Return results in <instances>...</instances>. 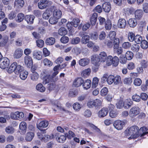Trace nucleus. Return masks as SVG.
<instances>
[{"mask_svg":"<svg viewBox=\"0 0 148 148\" xmlns=\"http://www.w3.org/2000/svg\"><path fill=\"white\" fill-rule=\"evenodd\" d=\"M125 133L126 136H130L128 138L129 139L136 138L141 134L139 132V128L136 125L127 128L125 131Z\"/></svg>","mask_w":148,"mask_h":148,"instance_id":"f257e3e1","label":"nucleus"},{"mask_svg":"<svg viewBox=\"0 0 148 148\" xmlns=\"http://www.w3.org/2000/svg\"><path fill=\"white\" fill-rule=\"evenodd\" d=\"M91 60L92 64L94 66L93 67V70L96 72L97 71L102 62L99 58L98 55L96 54L91 56Z\"/></svg>","mask_w":148,"mask_h":148,"instance_id":"f03ea898","label":"nucleus"},{"mask_svg":"<svg viewBox=\"0 0 148 148\" xmlns=\"http://www.w3.org/2000/svg\"><path fill=\"white\" fill-rule=\"evenodd\" d=\"M119 59L118 58L115 56L113 58L111 56H108V58L106 62V64L108 66H110L112 64L114 66H117L119 64Z\"/></svg>","mask_w":148,"mask_h":148,"instance_id":"7ed1b4c3","label":"nucleus"},{"mask_svg":"<svg viewBox=\"0 0 148 148\" xmlns=\"http://www.w3.org/2000/svg\"><path fill=\"white\" fill-rule=\"evenodd\" d=\"M140 112V109L137 106H134L130 110L129 116L132 118H133L139 114Z\"/></svg>","mask_w":148,"mask_h":148,"instance_id":"20e7f679","label":"nucleus"},{"mask_svg":"<svg viewBox=\"0 0 148 148\" xmlns=\"http://www.w3.org/2000/svg\"><path fill=\"white\" fill-rule=\"evenodd\" d=\"M52 2L48 0H40L38 3V6L39 8L43 9L51 5Z\"/></svg>","mask_w":148,"mask_h":148,"instance_id":"39448f33","label":"nucleus"},{"mask_svg":"<svg viewBox=\"0 0 148 148\" xmlns=\"http://www.w3.org/2000/svg\"><path fill=\"white\" fill-rule=\"evenodd\" d=\"M10 63L9 59L6 57H4L0 61V67L2 69H5L8 67Z\"/></svg>","mask_w":148,"mask_h":148,"instance_id":"423d86ee","label":"nucleus"},{"mask_svg":"<svg viewBox=\"0 0 148 148\" xmlns=\"http://www.w3.org/2000/svg\"><path fill=\"white\" fill-rule=\"evenodd\" d=\"M113 125L115 128L119 130L123 129L125 125V123L122 121L117 120L114 122Z\"/></svg>","mask_w":148,"mask_h":148,"instance_id":"0eeeda50","label":"nucleus"},{"mask_svg":"<svg viewBox=\"0 0 148 148\" xmlns=\"http://www.w3.org/2000/svg\"><path fill=\"white\" fill-rule=\"evenodd\" d=\"M48 122L47 121H43L40 122L38 124H37V128L41 131H45L43 128L46 127L48 125Z\"/></svg>","mask_w":148,"mask_h":148,"instance_id":"6e6552de","label":"nucleus"},{"mask_svg":"<svg viewBox=\"0 0 148 148\" xmlns=\"http://www.w3.org/2000/svg\"><path fill=\"white\" fill-rule=\"evenodd\" d=\"M24 61L25 64L29 68L32 66L33 65V61L31 57L26 56L24 57Z\"/></svg>","mask_w":148,"mask_h":148,"instance_id":"1a4fd4ad","label":"nucleus"},{"mask_svg":"<svg viewBox=\"0 0 148 148\" xmlns=\"http://www.w3.org/2000/svg\"><path fill=\"white\" fill-rule=\"evenodd\" d=\"M23 54V50L20 48H18L14 51L13 57L14 58L18 59L21 58Z\"/></svg>","mask_w":148,"mask_h":148,"instance_id":"9d476101","label":"nucleus"},{"mask_svg":"<svg viewBox=\"0 0 148 148\" xmlns=\"http://www.w3.org/2000/svg\"><path fill=\"white\" fill-rule=\"evenodd\" d=\"M108 113V108H103L100 110L97 113L98 116L100 118H103L106 116Z\"/></svg>","mask_w":148,"mask_h":148,"instance_id":"9b49d317","label":"nucleus"},{"mask_svg":"<svg viewBox=\"0 0 148 148\" xmlns=\"http://www.w3.org/2000/svg\"><path fill=\"white\" fill-rule=\"evenodd\" d=\"M32 55L34 59L38 60H41L42 58V53L39 51H34L32 53Z\"/></svg>","mask_w":148,"mask_h":148,"instance_id":"f8f14e48","label":"nucleus"},{"mask_svg":"<svg viewBox=\"0 0 148 148\" xmlns=\"http://www.w3.org/2000/svg\"><path fill=\"white\" fill-rule=\"evenodd\" d=\"M117 25L118 27L120 29H125L126 25V20L123 18L119 19L118 21Z\"/></svg>","mask_w":148,"mask_h":148,"instance_id":"ddd939ff","label":"nucleus"},{"mask_svg":"<svg viewBox=\"0 0 148 148\" xmlns=\"http://www.w3.org/2000/svg\"><path fill=\"white\" fill-rule=\"evenodd\" d=\"M83 83V80L82 78L78 77L74 80L73 85L75 87H78L80 86Z\"/></svg>","mask_w":148,"mask_h":148,"instance_id":"4468645a","label":"nucleus"},{"mask_svg":"<svg viewBox=\"0 0 148 148\" xmlns=\"http://www.w3.org/2000/svg\"><path fill=\"white\" fill-rule=\"evenodd\" d=\"M34 16L33 15H26L25 17V20L29 24H32L34 19Z\"/></svg>","mask_w":148,"mask_h":148,"instance_id":"2eb2a0df","label":"nucleus"},{"mask_svg":"<svg viewBox=\"0 0 148 148\" xmlns=\"http://www.w3.org/2000/svg\"><path fill=\"white\" fill-rule=\"evenodd\" d=\"M98 56L101 61L103 62H105L106 59L108 58V56L106 53L104 51H102L100 53Z\"/></svg>","mask_w":148,"mask_h":148,"instance_id":"dca6fc26","label":"nucleus"},{"mask_svg":"<svg viewBox=\"0 0 148 148\" xmlns=\"http://www.w3.org/2000/svg\"><path fill=\"white\" fill-rule=\"evenodd\" d=\"M52 13V11L51 9H47L43 14V18L45 19H48Z\"/></svg>","mask_w":148,"mask_h":148,"instance_id":"f3484780","label":"nucleus"},{"mask_svg":"<svg viewBox=\"0 0 148 148\" xmlns=\"http://www.w3.org/2000/svg\"><path fill=\"white\" fill-rule=\"evenodd\" d=\"M62 15L61 11L58 9H54L53 12V16L56 17L59 19L61 18Z\"/></svg>","mask_w":148,"mask_h":148,"instance_id":"a211bd4d","label":"nucleus"},{"mask_svg":"<svg viewBox=\"0 0 148 148\" xmlns=\"http://www.w3.org/2000/svg\"><path fill=\"white\" fill-rule=\"evenodd\" d=\"M98 17V14L94 13L90 18V20L92 26L96 24Z\"/></svg>","mask_w":148,"mask_h":148,"instance_id":"6ab92c4d","label":"nucleus"},{"mask_svg":"<svg viewBox=\"0 0 148 148\" xmlns=\"http://www.w3.org/2000/svg\"><path fill=\"white\" fill-rule=\"evenodd\" d=\"M102 7L104 11L107 12H108L110 11L111 8L110 3L107 2L103 4Z\"/></svg>","mask_w":148,"mask_h":148,"instance_id":"aec40b11","label":"nucleus"},{"mask_svg":"<svg viewBox=\"0 0 148 148\" xmlns=\"http://www.w3.org/2000/svg\"><path fill=\"white\" fill-rule=\"evenodd\" d=\"M102 101L101 100L96 99L94 100L95 108L96 109H99L102 106Z\"/></svg>","mask_w":148,"mask_h":148,"instance_id":"412c9836","label":"nucleus"},{"mask_svg":"<svg viewBox=\"0 0 148 148\" xmlns=\"http://www.w3.org/2000/svg\"><path fill=\"white\" fill-rule=\"evenodd\" d=\"M16 66H17L16 62H14L12 63L8 69V73H11L13 72L15 73Z\"/></svg>","mask_w":148,"mask_h":148,"instance_id":"4be33fe9","label":"nucleus"},{"mask_svg":"<svg viewBox=\"0 0 148 148\" xmlns=\"http://www.w3.org/2000/svg\"><path fill=\"white\" fill-rule=\"evenodd\" d=\"M143 12L141 10H137L135 12V17L136 19H140L142 17Z\"/></svg>","mask_w":148,"mask_h":148,"instance_id":"5701e85b","label":"nucleus"},{"mask_svg":"<svg viewBox=\"0 0 148 148\" xmlns=\"http://www.w3.org/2000/svg\"><path fill=\"white\" fill-rule=\"evenodd\" d=\"M124 108L126 109H129L132 105V102L130 99L125 100L124 102Z\"/></svg>","mask_w":148,"mask_h":148,"instance_id":"b1692460","label":"nucleus"},{"mask_svg":"<svg viewBox=\"0 0 148 148\" xmlns=\"http://www.w3.org/2000/svg\"><path fill=\"white\" fill-rule=\"evenodd\" d=\"M128 24L130 27H134L137 24L136 19L134 18H132L129 19L128 21Z\"/></svg>","mask_w":148,"mask_h":148,"instance_id":"393cba45","label":"nucleus"},{"mask_svg":"<svg viewBox=\"0 0 148 148\" xmlns=\"http://www.w3.org/2000/svg\"><path fill=\"white\" fill-rule=\"evenodd\" d=\"M8 36H3L0 42V47L5 46L8 42Z\"/></svg>","mask_w":148,"mask_h":148,"instance_id":"a878e982","label":"nucleus"},{"mask_svg":"<svg viewBox=\"0 0 148 148\" xmlns=\"http://www.w3.org/2000/svg\"><path fill=\"white\" fill-rule=\"evenodd\" d=\"M28 73L25 70H23L20 73V78L23 80H25L27 77Z\"/></svg>","mask_w":148,"mask_h":148,"instance_id":"bb28decb","label":"nucleus"},{"mask_svg":"<svg viewBox=\"0 0 148 148\" xmlns=\"http://www.w3.org/2000/svg\"><path fill=\"white\" fill-rule=\"evenodd\" d=\"M36 89L40 92H43L45 90V88L41 83L38 84L36 86Z\"/></svg>","mask_w":148,"mask_h":148,"instance_id":"cd10ccee","label":"nucleus"},{"mask_svg":"<svg viewBox=\"0 0 148 148\" xmlns=\"http://www.w3.org/2000/svg\"><path fill=\"white\" fill-rule=\"evenodd\" d=\"M58 33L61 36H64L67 34V30L65 28L62 27L59 29Z\"/></svg>","mask_w":148,"mask_h":148,"instance_id":"c85d7f7f","label":"nucleus"},{"mask_svg":"<svg viewBox=\"0 0 148 148\" xmlns=\"http://www.w3.org/2000/svg\"><path fill=\"white\" fill-rule=\"evenodd\" d=\"M59 19L52 15L49 19V22L51 24H55L58 21Z\"/></svg>","mask_w":148,"mask_h":148,"instance_id":"c756f323","label":"nucleus"},{"mask_svg":"<svg viewBox=\"0 0 148 148\" xmlns=\"http://www.w3.org/2000/svg\"><path fill=\"white\" fill-rule=\"evenodd\" d=\"M66 136L65 135H61L60 136H58L56 137V139L59 143H63L65 141L66 139Z\"/></svg>","mask_w":148,"mask_h":148,"instance_id":"7c9ffc66","label":"nucleus"},{"mask_svg":"<svg viewBox=\"0 0 148 148\" xmlns=\"http://www.w3.org/2000/svg\"><path fill=\"white\" fill-rule=\"evenodd\" d=\"M91 81L88 79L84 82V88L86 90L89 88L91 86Z\"/></svg>","mask_w":148,"mask_h":148,"instance_id":"2f4dec72","label":"nucleus"},{"mask_svg":"<svg viewBox=\"0 0 148 148\" xmlns=\"http://www.w3.org/2000/svg\"><path fill=\"white\" fill-rule=\"evenodd\" d=\"M16 66L15 73L16 74H18L24 70L22 66L18 64L17 63V66Z\"/></svg>","mask_w":148,"mask_h":148,"instance_id":"473e14b6","label":"nucleus"},{"mask_svg":"<svg viewBox=\"0 0 148 148\" xmlns=\"http://www.w3.org/2000/svg\"><path fill=\"white\" fill-rule=\"evenodd\" d=\"M55 42V39L53 37H50L47 39L45 42L47 45H52Z\"/></svg>","mask_w":148,"mask_h":148,"instance_id":"72a5a7b5","label":"nucleus"},{"mask_svg":"<svg viewBox=\"0 0 148 148\" xmlns=\"http://www.w3.org/2000/svg\"><path fill=\"white\" fill-rule=\"evenodd\" d=\"M59 73L58 71H54V72L53 73L51 77V82H55L58 79V77H56Z\"/></svg>","mask_w":148,"mask_h":148,"instance_id":"f704fd0d","label":"nucleus"},{"mask_svg":"<svg viewBox=\"0 0 148 148\" xmlns=\"http://www.w3.org/2000/svg\"><path fill=\"white\" fill-rule=\"evenodd\" d=\"M132 82V80L131 77H126L123 79V83L127 85H130Z\"/></svg>","mask_w":148,"mask_h":148,"instance_id":"c9c22d12","label":"nucleus"},{"mask_svg":"<svg viewBox=\"0 0 148 148\" xmlns=\"http://www.w3.org/2000/svg\"><path fill=\"white\" fill-rule=\"evenodd\" d=\"M78 94L77 90L75 89H72L70 90L69 96L70 97H74Z\"/></svg>","mask_w":148,"mask_h":148,"instance_id":"e433bc0d","label":"nucleus"},{"mask_svg":"<svg viewBox=\"0 0 148 148\" xmlns=\"http://www.w3.org/2000/svg\"><path fill=\"white\" fill-rule=\"evenodd\" d=\"M140 48L139 46L137 44H134L131 47V49L134 52H137Z\"/></svg>","mask_w":148,"mask_h":148,"instance_id":"4c0bfd02","label":"nucleus"},{"mask_svg":"<svg viewBox=\"0 0 148 148\" xmlns=\"http://www.w3.org/2000/svg\"><path fill=\"white\" fill-rule=\"evenodd\" d=\"M34 136V134L32 132H29L27 133L26 137V139L27 141H31Z\"/></svg>","mask_w":148,"mask_h":148,"instance_id":"58836bf2","label":"nucleus"},{"mask_svg":"<svg viewBox=\"0 0 148 148\" xmlns=\"http://www.w3.org/2000/svg\"><path fill=\"white\" fill-rule=\"evenodd\" d=\"M114 76L113 75H110L108 77L107 82L109 85H111L114 83Z\"/></svg>","mask_w":148,"mask_h":148,"instance_id":"ea45409f","label":"nucleus"},{"mask_svg":"<svg viewBox=\"0 0 148 148\" xmlns=\"http://www.w3.org/2000/svg\"><path fill=\"white\" fill-rule=\"evenodd\" d=\"M115 79H114V85H118L121 82V78L120 76L116 75L114 77Z\"/></svg>","mask_w":148,"mask_h":148,"instance_id":"a19ab883","label":"nucleus"},{"mask_svg":"<svg viewBox=\"0 0 148 148\" xmlns=\"http://www.w3.org/2000/svg\"><path fill=\"white\" fill-rule=\"evenodd\" d=\"M24 4V2L23 0H17L15 1L14 2V4L16 6L18 7H22L23 6Z\"/></svg>","mask_w":148,"mask_h":148,"instance_id":"79ce46f5","label":"nucleus"},{"mask_svg":"<svg viewBox=\"0 0 148 148\" xmlns=\"http://www.w3.org/2000/svg\"><path fill=\"white\" fill-rule=\"evenodd\" d=\"M135 34L132 32H129L128 34V37L129 41L132 42L134 40Z\"/></svg>","mask_w":148,"mask_h":148,"instance_id":"37998d69","label":"nucleus"},{"mask_svg":"<svg viewBox=\"0 0 148 148\" xmlns=\"http://www.w3.org/2000/svg\"><path fill=\"white\" fill-rule=\"evenodd\" d=\"M17 19L16 21L18 22H20L22 21L24 18V15L23 14L20 13L18 14L17 16Z\"/></svg>","mask_w":148,"mask_h":148,"instance_id":"c03bdc74","label":"nucleus"},{"mask_svg":"<svg viewBox=\"0 0 148 148\" xmlns=\"http://www.w3.org/2000/svg\"><path fill=\"white\" fill-rule=\"evenodd\" d=\"M147 130L148 129L146 127H141L139 130L140 133H141V134H140V135L141 136H143L147 133H148V132H146Z\"/></svg>","mask_w":148,"mask_h":148,"instance_id":"a18cd8bd","label":"nucleus"},{"mask_svg":"<svg viewBox=\"0 0 148 148\" xmlns=\"http://www.w3.org/2000/svg\"><path fill=\"white\" fill-rule=\"evenodd\" d=\"M27 124L25 122H21L19 125V128L21 130L25 131L27 129Z\"/></svg>","mask_w":148,"mask_h":148,"instance_id":"49530a36","label":"nucleus"},{"mask_svg":"<svg viewBox=\"0 0 148 148\" xmlns=\"http://www.w3.org/2000/svg\"><path fill=\"white\" fill-rule=\"evenodd\" d=\"M43 62L45 66H51L53 64V62L47 58H45L43 61Z\"/></svg>","mask_w":148,"mask_h":148,"instance_id":"de8ad7c7","label":"nucleus"},{"mask_svg":"<svg viewBox=\"0 0 148 148\" xmlns=\"http://www.w3.org/2000/svg\"><path fill=\"white\" fill-rule=\"evenodd\" d=\"M137 44H140L142 41V37L140 35H136L135 37L134 40Z\"/></svg>","mask_w":148,"mask_h":148,"instance_id":"09e8293b","label":"nucleus"},{"mask_svg":"<svg viewBox=\"0 0 148 148\" xmlns=\"http://www.w3.org/2000/svg\"><path fill=\"white\" fill-rule=\"evenodd\" d=\"M134 54L130 51H127L125 54V57L128 60H131L133 58Z\"/></svg>","mask_w":148,"mask_h":148,"instance_id":"8fccbe9b","label":"nucleus"},{"mask_svg":"<svg viewBox=\"0 0 148 148\" xmlns=\"http://www.w3.org/2000/svg\"><path fill=\"white\" fill-rule=\"evenodd\" d=\"M120 42L119 39L118 38H115L114 42L113 48L114 49H117L119 46Z\"/></svg>","mask_w":148,"mask_h":148,"instance_id":"3c124183","label":"nucleus"},{"mask_svg":"<svg viewBox=\"0 0 148 148\" xmlns=\"http://www.w3.org/2000/svg\"><path fill=\"white\" fill-rule=\"evenodd\" d=\"M50 77L49 75H47L44 77L43 81V84H46L48 83L50 81H51V78H50Z\"/></svg>","mask_w":148,"mask_h":148,"instance_id":"603ef678","label":"nucleus"},{"mask_svg":"<svg viewBox=\"0 0 148 148\" xmlns=\"http://www.w3.org/2000/svg\"><path fill=\"white\" fill-rule=\"evenodd\" d=\"M80 41V39L79 37H76L71 39V43L72 44L76 45L78 44Z\"/></svg>","mask_w":148,"mask_h":148,"instance_id":"864d4df0","label":"nucleus"},{"mask_svg":"<svg viewBox=\"0 0 148 148\" xmlns=\"http://www.w3.org/2000/svg\"><path fill=\"white\" fill-rule=\"evenodd\" d=\"M99 82V80L97 78L94 77L93 80L92 82V87L95 88L98 85Z\"/></svg>","mask_w":148,"mask_h":148,"instance_id":"5fc2aeb1","label":"nucleus"},{"mask_svg":"<svg viewBox=\"0 0 148 148\" xmlns=\"http://www.w3.org/2000/svg\"><path fill=\"white\" fill-rule=\"evenodd\" d=\"M118 115V112L117 110H112L109 113V115L110 117L112 118H115Z\"/></svg>","mask_w":148,"mask_h":148,"instance_id":"6e6d98bb","label":"nucleus"},{"mask_svg":"<svg viewBox=\"0 0 148 148\" xmlns=\"http://www.w3.org/2000/svg\"><path fill=\"white\" fill-rule=\"evenodd\" d=\"M142 83V80L139 78H136L134 81V85L136 86H140Z\"/></svg>","mask_w":148,"mask_h":148,"instance_id":"4d7b16f0","label":"nucleus"},{"mask_svg":"<svg viewBox=\"0 0 148 148\" xmlns=\"http://www.w3.org/2000/svg\"><path fill=\"white\" fill-rule=\"evenodd\" d=\"M116 36V33L114 31H110L108 34L109 37L111 40H113L115 38Z\"/></svg>","mask_w":148,"mask_h":148,"instance_id":"13d9d810","label":"nucleus"},{"mask_svg":"<svg viewBox=\"0 0 148 148\" xmlns=\"http://www.w3.org/2000/svg\"><path fill=\"white\" fill-rule=\"evenodd\" d=\"M39 77V75L38 73L36 72L33 73L31 74V79L34 81L37 80Z\"/></svg>","mask_w":148,"mask_h":148,"instance_id":"bf43d9fd","label":"nucleus"},{"mask_svg":"<svg viewBox=\"0 0 148 148\" xmlns=\"http://www.w3.org/2000/svg\"><path fill=\"white\" fill-rule=\"evenodd\" d=\"M141 43V46L142 48L145 49L148 48V43L146 40H142Z\"/></svg>","mask_w":148,"mask_h":148,"instance_id":"052dcab7","label":"nucleus"},{"mask_svg":"<svg viewBox=\"0 0 148 148\" xmlns=\"http://www.w3.org/2000/svg\"><path fill=\"white\" fill-rule=\"evenodd\" d=\"M91 39L93 40H96L98 37V34L96 32H94L90 34Z\"/></svg>","mask_w":148,"mask_h":148,"instance_id":"680f3d73","label":"nucleus"},{"mask_svg":"<svg viewBox=\"0 0 148 148\" xmlns=\"http://www.w3.org/2000/svg\"><path fill=\"white\" fill-rule=\"evenodd\" d=\"M64 135L69 138H71V137H73L75 136L74 133L71 131H69L68 133H65Z\"/></svg>","mask_w":148,"mask_h":148,"instance_id":"e2e57ef3","label":"nucleus"},{"mask_svg":"<svg viewBox=\"0 0 148 148\" xmlns=\"http://www.w3.org/2000/svg\"><path fill=\"white\" fill-rule=\"evenodd\" d=\"M117 108L121 109L123 107L124 108V102L122 100H119L116 104Z\"/></svg>","mask_w":148,"mask_h":148,"instance_id":"0e129e2a","label":"nucleus"},{"mask_svg":"<svg viewBox=\"0 0 148 148\" xmlns=\"http://www.w3.org/2000/svg\"><path fill=\"white\" fill-rule=\"evenodd\" d=\"M114 49V52L117 53L118 55L121 54L123 52V49L121 47H119L117 49Z\"/></svg>","mask_w":148,"mask_h":148,"instance_id":"69168bd1","label":"nucleus"},{"mask_svg":"<svg viewBox=\"0 0 148 148\" xmlns=\"http://www.w3.org/2000/svg\"><path fill=\"white\" fill-rule=\"evenodd\" d=\"M87 106L89 108H91L95 107L94 100H89L87 103Z\"/></svg>","mask_w":148,"mask_h":148,"instance_id":"338daca9","label":"nucleus"},{"mask_svg":"<svg viewBox=\"0 0 148 148\" xmlns=\"http://www.w3.org/2000/svg\"><path fill=\"white\" fill-rule=\"evenodd\" d=\"M6 132L8 134H12L14 132V128L11 126H8L6 128Z\"/></svg>","mask_w":148,"mask_h":148,"instance_id":"774afa93","label":"nucleus"}]
</instances>
